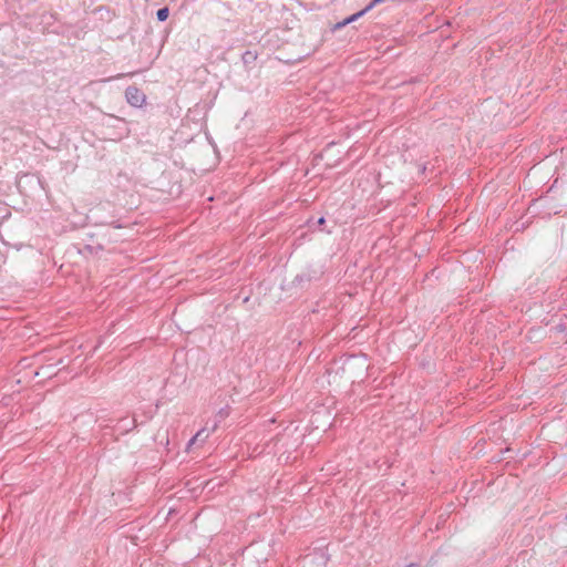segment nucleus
<instances>
[{
  "mask_svg": "<svg viewBox=\"0 0 567 567\" xmlns=\"http://www.w3.org/2000/svg\"><path fill=\"white\" fill-rule=\"evenodd\" d=\"M556 330L558 332H565L567 330V326L565 323H559L556 326Z\"/></svg>",
  "mask_w": 567,
  "mask_h": 567,
  "instance_id": "9b49d317",
  "label": "nucleus"
},
{
  "mask_svg": "<svg viewBox=\"0 0 567 567\" xmlns=\"http://www.w3.org/2000/svg\"><path fill=\"white\" fill-rule=\"evenodd\" d=\"M96 226L97 229L95 231L84 233L81 241L75 244L78 252L84 257L97 256L100 251H104L105 244L116 243L120 240V238L113 237L111 234V228H123V225L117 220H114L107 225L101 224Z\"/></svg>",
  "mask_w": 567,
  "mask_h": 567,
  "instance_id": "f257e3e1",
  "label": "nucleus"
},
{
  "mask_svg": "<svg viewBox=\"0 0 567 567\" xmlns=\"http://www.w3.org/2000/svg\"><path fill=\"white\" fill-rule=\"evenodd\" d=\"M359 19H361L360 14L357 12L346 17L344 19H342L341 21H338L337 23H334L332 27H331V32H337L343 28H346L347 25L358 21Z\"/></svg>",
  "mask_w": 567,
  "mask_h": 567,
  "instance_id": "423d86ee",
  "label": "nucleus"
},
{
  "mask_svg": "<svg viewBox=\"0 0 567 567\" xmlns=\"http://www.w3.org/2000/svg\"><path fill=\"white\" fill-rule=\"evenodd\" d=\"M219 413H220V414H225L224 409H220Z\"/></svg>",
  "mask_w": 567,
  "mask_h": 567,
  "instance_id": "a211bd4d",
  "label": "nucleus"
},
{
  "mask_svg": "<svg viewBox=\"0 0 567 567\" xmlns=\"http://www.w3.org/2000/svg\"><path fill=\"white\" fill-rule=\"evenodd\" d=\"M258 53L256 51L246 50L241 54V61L247 72H250L256 66Z\"/></svg>",
  "mask_w": 567,
  "mask_h": 567,
  "instance_id": "39448f33",
  "label": "nucleus"
},
{
  "mask_svg": "<svg viewBox=\"0 0 567 567\" xmlns=\"http://www.w3.org/2000/svg\"><path fill=\"white\" fill-rule=\"evenodd\" d=\"M195 441H196V436H193V437L188 441V443H187V449H188L193 443H195Z\"/></svg>",
  "mask_w": 567,
  "mask_h": 567,
  "instance_id": "ddd939ff",
  "label": "nucleus"
},
{
  "mask_svg": "<svg viewBox=\"0 0 567 567\" xmlns=\"http://www.w3.org/2000/svg\"><path fill=\"white\" fill-rule=\"evenodd\" d=\"M323 276V270L312 265H308L300 274H297L289 284L288 289L306 291L312 281H319Z\"/></svg>",
  "mask_w": 567,
  "mask_h": 567,
  "instance_id": "f03ea898",
  "label": "nucleus"
},
{
  "mask_svg": "<svg viewBox=\"0 0 567 567\" xmlns=\"http://www.w3.org/2000/svg\"><path fill=\"white\" fill-rule=\"evenodd\" d=\"M138 426V423L135 417L130 419L128 416L121 417L114 426V430L120 434L124 435L128 432L133 431Z\"/></svg>",
  "mask_w": 567,
  "mask_h": 567,
  "instance_id": "20e7f679",
  "label": "nucleus"
},
{
  "mask_svg": "<svg viewBox=\"0 0 567 567\" xmlns=\"http://www.w3.org/2000/svg\"><path fill=\"white\" fill-rule=\"evenodd\" d=\"M547 199H548V196H542L538 199H536L535 203L536 202H547Z\"/></svg>",
  "mask_w": 567,
  "mask_h": 567,
  "instance_id": "f8f14e48",
  "label": "nucleus"
},
{
  "mask_svg": "<svg viewBox=\"0 0 567 567\" xmlns=\"http://www.w3.org/2000/svg\"><path fill=\"white\" fill-rule=\"evenodd\" d=\"M125 100L133 107H142L146 103V95L140 87L128 85L125 89Z\"/></svg>",
  "mask_w": 567,
  "mask_h": 567,
  "instance_id": "7ed1b4c3",
  "label": "nucleus"
},
{
  "mask_svg": "<svg viewBox=\"0 0 567 567\" xmlns=\"http://www.w3.org/2000/svg\"><path fill=\"white\" fill-rule=\"evenodd\" d=\"M104 9H105L107 12H110V9H109L107 7H105V6L100 7V8L97 9V11H101V10H104Z\"/></svg>",
  "mask_w": 567,
  "mask_h": 567,
  "instance_id": "2eb2a0df",
  "label": "nucleus"
},
{
  "mask_svg": "<svg viewBox=\"0 0 567 567\" xmlns=\"http://www.w3.org/2000/svg\"><path fill=\"white\" fill-rule=\"evenodd\" d=\"M169 7L168 6H164L162 8H159L157 11H156V20L158 22H164L168 19L169 17Z\"/></svg>",
  "mask_w": 567,
  "mask_h": 567,
  "instance_id": "6e6552de",
  "label": "nucleus"
},
{
  "mask_svg": "<svg viewBox=\"0 0 567 567\" xmlns=\"http://www.w3.org/2000/svg\"><path fill=\"white\" fill-rule=\"evenodd\" d=\"M380 49H382V51H381V52H382V54H383V55H389L391 59H394V58H398V56H400V55H401V53H400V52H399V53H393L394 48H393V47H391V45H388V47H385V48L383 49V44H382V45L380 47Z\"/></svg>",
  "mask_w": 567,
  "mask_h": 567,
  "instance_id": "1a4fd4ad",
  "label": "nucleus"
},
{
  "mask_svg": "<svg viewBox=\"0 0 567 567\" xmlns=\"http://www.w3.org/2000/svg\"><path fill=\"white\" fill-rule=\"evenodd\" d=\"M219 413H220V414H225L224 409H220Z\"/></svg>",
  "mask_w": 567,
  "mask_h": 567,
  "instance_id": "f3484780",
  "label": "nucleus"
},
{
  "mask_svg": "<svg viewBox=\"0 0 567 567\" xmlns=\"http://www.w3.org/2000/svg\"><path fill=\"white\" fill-rule=\"evenodd\" d=\"M50 17L55 21L58 20V13H50Z\"/></svg>",
  "mask_w": 567,
  "mask_h": 567,
  "instance_id": "dca6fc26",
  "label": "nucleus"
},
{
  "mask_svg": "<svg viewBox=\"0 0 567 567\" xmlns=\"http://www.w3.org/2000/svg\"><path fill=\"white\" fill-rule=\"evenodd\" d=\"M204 433V430H199L194 436H196V440H199V436Z\"/></svg>",
  "mask_w": 567,
  "mask_h": 567,
  "instance_id": "4468645a",
  "label": "nucleus"
},
{
  "mask_svg": "<svg viewBox=\"0 0 567 567\" xmlns=\"http://www.w3.org/2000/svg\"><path fill=\"white\" fill-rule=\"evenodd\" d=\"M375 8V4H371V0L361 9L358 11L360 17H364L367 13H369L371 10Z\"/></svg>",
  "mask_w": 567,
  "mask_h": 567,
  "instance_id": "9d476101",
  "label": "nucleus"
},
{
  "mask_svg": "<svg viewBox=\"0 0 567 567\" xmlns=\"http://www.w3.org/2000/svg\"><path fill=\"white\" fill-rule=\"evenodd\" d=\"M565 519L567 520V514H566V517H565Z\"/></svg>",
  "mask_w": 567,
  "mask_h": 567,
  "instance_id": "6ab92c4d",
  "label": "nucleus"
},
{
  "mask_svg": "<svg viewBox=\"0 0 567 567\" xmlns=\"http://www.w3.org/2000/svg\"><path fill=\"white\" fill-rule=\"evenodd\" d=\"M326 223H327V220H326L324 216H320L318 218H316L315 216H310L306 220V226L308 227L309 230H312V231L316 229L324 231Z\"/></svg>",
  "mask_w": 567,
  "mask_h": 567,
  "instance_id": "0eeeda50",
  "label": "nucleus"
}]
</instances>
